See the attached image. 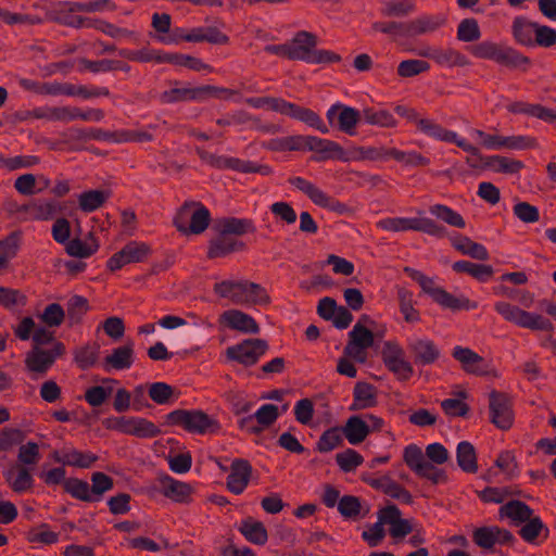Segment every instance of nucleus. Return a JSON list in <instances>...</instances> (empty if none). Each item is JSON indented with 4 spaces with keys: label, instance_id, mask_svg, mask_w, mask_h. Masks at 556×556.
Masks as SVG:
<instances>
[{
    "label": "nucleus",
    "instance_id": "f257e3e1",
    "mask_svg": "<svg viewBox=\"0 0 556 556\" xmlns=\"http://www.w3.org/2000/svg\"><path fill=\"white\" fill-rule=\"evenodd\" d=\"M215 293L237 305H263L269 302L266 290L247 279H228L214 287Z\"/></svg>",
    "mask_w": 556,
    "mask_h": 556
},
{
    "label": "nucleus",
    "instance_id": "f03ea898",
    "mask_svg": "<svg viewBox=\"0 0 556 556\" xmlns=\"http://www.w3.org/2000/svg\"><path fill=\"white\" fill-rule=\"evenodd\" d=\"M316 37L306 31L298 33L289 42V59L301 60L311 64H329L338 62L340 56L329 50L316 49Z\"/></svg>",
    "mask_w": 556,
    "mask_h": 556
},
{
    "label": "nucleus",
    "instance_id": "7ed1b4c3",
    "mask_svg": "<svg viewBox=\"0 0 556 556\" xmlns=\"http://www.w3.org/2000/svg\"><path fill=\"white\" fill-rule=\"evenodd\" d=\"M496 313L507 323L530 330H549L552 324L542 315L528 312L506 301H498L494 304Z\"/></svg>",
    "mask_w": 556,
    "mask_h": 556
},
{
    "label": "nucleus",
    "instance_id": "20e7f679",
    "mask_svg": "<svg viewBox=\"0 0 556 556\" xmlns=\"http://www.w3.org/2000/svg\"><path fill=\"white\" fill-rule=\"evenodd\" d=\"M377 226L386 231H422L430 236H443L444 229L431 218L425 216L422 211L417 212L416 217H387L377 223Z\"/></svg>",
    "mask_w": 556,
    "mask_h": 556
},
{
    "label": "nucleus",
    "instance_id": "39448f33",
    "mask_svg": "<svg viewBox=\"0 0 556 556\" xmlns=\"http://www.w3.org/2000/svg\"><path fill=\"white\" fill-rule=\"evenodd\" d=\"M210 219V212L204 205L187 202L177 212L174 224L184 235H198L207 228Z\"/></svg>",
    "mask_w": 556,
    "mask_h": 556
},
{
    "label": "nucleus",
    "instance_id": "423d86ee",
    "mask_svg": "<svg viewBox=\"0 0 556 556\" xmlns=\"http://www.w3.org/2000/svg\"><path fill=\"white\" fill-rule=\"evenodd\" d=\"M108 429L141 439L154 438L160 434V428L152 421L135 416L110 417L104 420Z\"/></svg>",
    "mask_w": 556,
    "mask_h": 556
},
{
    "label": "nucleus",
    "instance_id": "0eeeda50",
    "mask_svg": "<svg viewBox=\"0 0 556 556\" xmlns=\"http://www.w3.org/2000/svg\"><path fill=\"white\" fill-rule=\"evenodd\" d=\"M63 352L64 345L61 342H53L49 350L34 346L25 356V366L31 378L37 379L43 376Z\"/></svg>",
    "mask_w": 556,
    "mask_h": 556
},
{
    "label": "nucleus",
    "instance_id": "6e6552de",
    "mask_svg": "<svg viewBox=\"0 0 556 556\" xmlns=\"http://www.w3.org/2000/svg\"><path fill=\"white\" fill-rule=\"evenodd\" d=\"M382 426L383 420L376 415L366 414L363 417L355 415L346 420L342 432L350 444L357 445L364 442L369 433L381 430Z\"/></svg>",
    "mask_w": 556,
    "mask_h": 556
},
{
    "label": "nucleus",
    "instance_id": "1a4fd4ad",
    "mask_svg": "<svg viewBox=\"0 0 556 556\" xmlns=\"http://www.w3.org/2000/svg\"><path fill=\"white\" fill-rule=\"evenodd\" d=\"M418 129L425 135L443 142L455 143L465 152L476 156L479 154V149L466 139L460 137L457 132L442 127L430 118L416 119Z\"/></svg>",
    "mask_w": 556,
    "mask_h": 556
},
{
    "label": "nucleus",
    "instance_id": "9d476101",
    "mask_svg": "<svg viewBox=\"0 0 556 556\" xmlns=\"http://www.w3.org/2000/svg\"><path fill=\"white\" fill-rule=\"evenodd\" d=\"M382 359L386 367L400 380H407L414 369L407 361L403 348L395 341H387L382 349Z\"/></svg>",
    "mask_w": 556,
    "mask_h": 556
},
{
    "label": "nucleus",
    "instance_id": "9b49d317",
    "mask_svg": "<svg viewBox=\"0 0 556 556\" xmlns=\"http://www.w3.org/2000/svg\"><path fill=\"white\" fill-rule=\"evenodd\" d=\"M472 55L486 59L500 64H515L525 61L515 50L504 45L484 40L470 48Z\"/></svg>",
    "mask_w": 556,
    "mask_h": 556
},
{
    "label": "nucleus",
    "instance_id": "f8f14e48",
    "mask_svg": "<svg viewBox=\"0 0 556 556\" xmlns=\"http://www.w3.org/2000/svg\"><path fill=\"white\" fill-rule=\"evenodd\" d=\"M314 152L316 161L336 160L344 162L345 151L338 142L316 136L303 137V152Z\"/></svg>",
    "mask_w": 556,
    "mask_h": 556
},
{
    "label": "nucleus",
    "instance_id": "ddd939ff",
    "mask_svg": "<svg viewBox=\"0 0 556 556\" xmlns=\"http://www.w3.org/2000/svg\"><path fill=\"white\" fill-rule=\"evenodd\" d=\"M329 124L342 132L353 136L361 119V113L352 106L342 103L332 104L326 113Z\"/></svg>",
    "mask_w": 556,
    "mask_h": 556
},
{
    "label": "nucleus",
    "instance_id": "4468645a",
    "mask_svg": "<svg viewBox=\"0 0 556 556\" xmlns=\"http://www.w3.org/2000/svg\"><path fill=\"white\" fill-rule=\"evenodd\" d=\"M267 350V343L261 339H247L227 349V356L245 366L255 364Z\"/></svg>",
    "mask_w": 556,
    "mask_h": 556
},
{
    "label": "nucleus",
    "instance_id": "2eb2a0df",
    "mask_svg": "<svg viewBox=\"0 0 556 556\" xmlns=\"http://www.w3.org/2000/svg\"><path fill=\"white\" fill-rule=\"evenodd\" d=\"M470 135L488 150H520L529 146L528 139L519 136L491 135L479 129H471Z\"/></svg>",
    "mask_w": 556,
    "mask_h": 556
},
{
    "label": "nucleus",
    "instance_id": "dca6fc26",
    "mask_svg": "<svg viewBox=\"0 0 556 556\" xmlns=\"http://www.w3.org/2000/svg\"><path fill=\"white\" fill-rule=\"evenodd\" d=\"M452 355L468 374L488 376L495 372L490 361L481 357L468 348L455 346Z\"/></svg>",
    "mask_w": 556,
    "mask_h": 556
},
{
    "label": "nucleus",
    "instance_id": "f3484780",
    "mask_svg": "<svg viewBox=\"0 0 556 556\" xmlns=\"http://www.w3.org/2000/svg\"><path fill=\"white\" fill-rule=\"evenodd\" d=\"M148 254L149 247L147 244L134 241L126 244L121 251L113 254L109 258L106 267L111 271H116L128 264L143 261Z\"/></svg>",
    "mask_w": 556,
    "mask_h": 556
},
{
    "label": "nucleus",
    "instance_id": "a211bd4d",
    "mask_svg": "<svg viewBox=\"0 0 556 556\" xmlns=\"http://www.w3.org/2000/svg\"><path fill=\"white\" fill-rule=\"evenodd\" d=\"M407 348L416 364H432L440 357L439 348L431 339L424 336H410L407 339Z\"/></svg>",
    "mask_w": 556,
    "mask_h": 556
},
{
    "label": "nucleus",
    "instance_id": "6ab92c4d",
    "mask_svg": "<svg viewBox=\"0 0 556 556\" xmlns=\"http://www.w3.org/2000/svg\"><path fill=\"white\" fill-rule=\"evenodd\" d=\"M473 542L483 549H492L496 545H504L513 541L508 530L497 526L481 527L472 532Z\"/></svg>",
    "mask_w": 556,
    "mask_h": 556
},
{
    "label": "nucleus",
    "instance_id": "aec40b11",
    "mask_svg": "<svg viewBox=\"0 0 556 556\" xmlns=\"http://www.w3.org/2000/svg\"><path fill=\"white\" fill-rule=\"evenodd\" d=\"M281 114L299 119L306 124L308 127L317 129L321 134L329 132L328 126L324 123L320 116L309 109L298 106L285 100Z\"/></svg>",
    "mask_w": 556,
    "mask_h": 556
},
{
    "label": "nucleus",
    "instance_id": "412c9836",
    "mask_svg": "<svg viewBox=\"0 0 556 556\" xmlns=\"http://www.w3.org/2000/svg\"><path fill=\"white\" fill-rule=\"evenodd\" d=\"M252 467L247 460L235 459L227 477V488L233 494H241L249 484Z\"/></svg>",
    "mask_w": 556,
    "mask_h": 556
},
{
    "label": "nucleus",
    "instance_id": "4be33fe9",
    "mask_svg": "<svg viewBox=\"0 0 556 556\" xmlns=\"http://www.w3.org/2000/svg\"><path fill=\"white\" fill-rule=\"evenodd\" d=\"M220 323L226 327L243 332L256 334L260 332V327L255 319L238 309H228L220 315Z\"/></svg>",
    "mask_w": 556,
    "mask_h": 556
},
{
    "label": "nucleus",
    "instance_id": "5701e85b",
    "mask_svg": "<svg viewBox=\"0 0 556 556\" xmlns=\"http://www.w3.org/2000/svg\"><path fill=\"white\" fill-rule=\"evenodd\" d=\"M363 479L367 484H369L374 489L382 491L383 493L393 498H396L407 504L412 502V495L400 484L393 481L391 477L388 475H383L377 478L371 476H364Z\"/></svg>",
    "mask_w": 556,
    "mask_h": 556
},
{
    "label": "nucleus",
    "instance_id": "b1692460",
    "mask_svg": "<svg viewBox=\"0 0 556 556\" xmlns=\"http://www.w3.org/2000/svg\"><path fill=\"white\" fill-rule=\"evenodd\" d=\"M135 362L134 344L127 343L125 345L113 349L109 355L103 359V368L106 371L112 369L125 370L129 369Z\"/></svg>",
    "mask_w": 556,
    "mask_h": 556
},
{
    "label": "nucleus",
    "instance_id": "393cba45",
    "mask_svg": "<svg viewBox=\"0 0 556 556\" xmlns=\"http://www.w3.org/2000/svg\"><path fill=\"white\" fill-rule=\"evenodd\" d=\"M382 520L389 526L390 534L395 538H404L415 531V525L401 517V511L395 506H388L382 510Z\"/></svg>",
    "mask_w": 556,
    "mask_h": 556
},
{
    "label": "nucleus",
    "instance_id": "a878e982",
    "mask_svg": "<svg viewBox=\"0 0 556 556\" xmlns=\"http://www.w3.org/2000/svg\"><path fill=\"white\" fill-rule=\"evenodd\" d=\"M51 456L56 463L78 468H89L97 460L92 453H84L73 447L54 451Z\"/></svg>",
    "mask_w": 556,
    "mask_h": 556
},
{
    "label": "nucleus",
    "instance_id": "bb28decb",
    "mask_svg": "<svg viewBox=\"0 0 556 556\" xmlns=\"http://www.w3.org/2000/svg\"><path fill=\"white\" fill-rule=\"evenodd\" d=\"M490 409L493 424L501 429H508L513 425V413L508 400L501 394L492 393Z\"/></svg>",
    "mask_w": 556,
    "mask_h": 556
},
{
    "label": "nucleus",
    "instance_id": "cd10ccee",
    "mask_svg": "<svg viewBox=\"0 0 556 556\" xmlns=\"http://www.w3.org/2000/svg\"><path fill=\"white\" fill-rule=\"evenodd\" d=\"M177 421L188 431L197 433H206L215 428V421L202 412L180 413Z\"/></svg>",
    "mask_w": 556,
    "mask_h": 556
},
{
    "label": "nucleus",
    "instance_id": "c85d7f7f",
    "mask_svg": "<svg viewBox=\"0 0 556 556\" xmlns=\"http://www.w3.org/2000/svg\"><path fill=\"white\" fill-rule=\"evenodd\" d=\"M50 186V180L43 175L24 174L16 178L15 189L25 195L41 193Z\"/></svg>",
    "mask_w": 556,
    "mask_h": 556
},
{
    "label": "nucleus",
    "instance_id": "c756f323",
    "mask_svg": "<svg viewBox=\"0 0 556 556\" xmlns=\"http://www.w3.org/2000/svg\"><path fill=\"white\" fill-rule=\"evenodd\" d=\"M289 181L291 186H293L296 190L307 195L314 204L321 207L330 206V197L321 189H319L315 184L302 177H293Z\"/></svg>",
    "mask_w": 556,
    "mask_h": 556
},
{
    "label": "nucleus",
    "instance_id": "7c9ffc66",
    "mask_svg": "<svg viewBox=\"0 0 556 556\" xmlns=\"http://www.w3.org/2000/svg\"><path fill=\"white\" fill-rule=\"evenodd\" d=\"M289 181L291 186H293L296 190L307 195L314 204L321 207L330 206V197L321 189H319L315 184L302 177H293Z\"/></svg>",
    "mask_w": 556,
    "mask_h": 556
},
{
    "label": "nucleus",
    "instance_id": "2f4dec72",
    "mask_svg": "<svg viewBox=\"0 0 556 556\" xmlns=\"http://www.w3.org/2000/svg\"><path fill=\"white\" fill-rule=\"evenodd\" d=\"M289 181L291 186H293L296 190L307 195L314 204L321 207L330 206V197L321 189H319L315 184L302 177H293Z\"/></svg>",
    "mask_w": 556,
    "mask_h": 556
},
{
    "label": "nucleus",
    "instance_id": "473e14b6",
    "mask_svg": "<svg viewBox=\"0 0 556 556\" xmlns=\"http://www.w3.org/2000/svg\"><path fill=\"white\" fill-rule=\"evenodd\" d=\"M433 301L439 304L443 308H448L452 311H460V309H475L478 307V303L475 301L469 300L463 294L454 295L452 293H448L443 288L439 289L437 291L435 296L433 298Z\"/></svg>",
    "mask_w": 556,
    "mask_h": 556
},
{
    "label": "nucleus",
    "instance_id": "72a5a7b5",
    "mask_svg": "<svg viewBox=\"0 0 556 556\" xmlns=\"http://www.w3.org/2000/svg\"><path fill=\"white\" fill-rule=\"evenodd\" d=\"M61 205L54 200H37L27 204L24 210L29 217L36 220L52 219L60 211Z\"/></svg>",
    "mask_w": 556,
    "mask_h": 556
},
{
    "label": "nucleus",
    "instance_id": "f704fd0d",
    "mask_svg": "<svg viewBox=\"0 0 556 556\" xmlns=\"http://www.w3.org/2000/svg\"><path fill=\"white\" fill-rule=\"evenodd\" d=\"M163 494L175 502H188L193 493V486L189 483L165 478L162 482Z\"/></svg>",
    "mask_w": 556,
    "mask_h": 556
},
{
    "label": "nucleus",
    "instance_id": "c9c22d12",
    "mask_svg": "<svg viewBox=\"0 0 556 556\" xmlns=\"http://www.w3.org/2000/svg\"><path fill=\"white\" fill-rule=\"evenodd\" d=\"M111 197L109 190H86L77 195L79 208L85 213L100 208Z\"/></svg>",
    "mask_w": 556,
    "mask_h": 556
},
{
    "label": "nucleus",
    "instance_id": "e433bc0d",
    "mask_svg": "<svg viewBox=\"0 0 556 556\" xmlns=\"http://www.w3.org/2000/svg\"><path fill=\"white\" fill-rule=\"evenodd\" d=\"M456 459L459 468L468 473L478 471L477 454L473 445L468 441H462L456 447Z\"/></svg>",
    "mask_w": 556,
    "mask_h": 556
},
{
    "label": "nucleus",
    "instance_id": "4c0bfd02",
    "mask_svg": "<svg viewBox=\"0 0 556 556\" xmlns=\"http://www.w3.org/2000/svg\"><path fill=\"white\" fill-rule=\"evenodd\" d=\"M453 247L465 255L479 261H486L489 252L486 248L464 236H456L452 239Z\"/></svg>",
    "mask_w": 556,
    "mask_h": 556
},
{
    "label": "nucleus",
    "instance_id": "58836bf2",
    "mask_svg": "<svg viewBox=\"0 0 556 556\" xmlns=\"http://www.w3.org/2000/svg\"><path fill=\"white\" fill-rule=\"evenodd\" d=\"M118 383L115 379H104L102 384L89 388L85 393V400L93 407L102 405L106 399L114 392Z\"/></svg>",
    "mask_w": 556,
    "mask_h": 556
},
{
    "label": "nucleus",
    "instance_id": "ea45409f",
    "mask_svg": "<svg viewBox=\"0 0 556 556\" xmlns=\"http://www.w3.org/2000/svg\"><path fill=\"white\" fill-rule=\"evenodd\" d=\"M99 249V242L90 232L85 240L73 239L66 244V252L74 257L86 258L94 254Z\"/></svg>",
    "mask_w": 556,
    "mask_h": 556
},
{
    "label": "nucleus",
    "instance_id": "a19ab883",
    "mask_svg": "<svg viewBox=\"0 0 556 556\" xmlns=\"http://www.w3.org/2000/svg\"><path fill=\"white\" fill-rule=\"evenodd\" d=\"M244 538L253 544L264 545L268 540L267 531L261 521L248 518L239 527Z\"/></svg>",
    "mask_w": 556,
    "mask_h": 556
},
{
    "label": "nucleus",
    "instance_id": "79ce46f5",
    "mask_svg": "<svg viewBox=\"0 0 556 556\" xmlns=\"http://www.w3.org/2000/svg\"><path fill=\"white\" fill-rule=\"evenodd\" d=\"M4 478L13 491L23 493L33 486L34 479L25 468H11L4 472Z\"/></svg>",
    "mask_w": 556,
    "mask_h": 556
},
{
    "label": "nucleus",
    "instance_id": "37998d69",
    "mask_svg": "<svg viewBox=\"0 0 556 556\" xmlns=\"http://www.w3.org/2000/svg\"><path fill=\"white\" fill-rule=\"evenodd\" d=\"M46 117L50 121L68 123L75 119H91L92 114L90 112H81L79 109L74 106H56L49 109Z\"/></svg>",
    "mask_w": 556,
    "mask_h": 556
},
{
    "label": "nucleus",
    "instance_id": "c03bdc74",
    "mask_svg": "<svg viewBox=\"0 0 556 556\" xmlns=\"http://www.w3.org/2000/svg\"><path fill=\"white\" fill-rule=\"evenodd\" d=\"M533 511L525 503L511 501L500 508L502 518H508L513 523L519 525L526 522L532 516Z\"/></svg>",
    "mask_w": 556,
    "mask_h": 556
},
{
    "label": "nucleus",
    "instance_id": "a18cd8bd",
    "mask_svg": "<svg viewBox=\"0 0 556 556\" xmlns=\"http://www.w3.org/2000/svg\"><path fill=\"white\" fill-rule=\"evenodd\" d=\"M536 26V23L528 21L527 18H515L513 23V34L515 39L523 46H534Z\"/></svg>",
    "mask_w": 556,
    "mask_h": 556
},
{
    "label": "nucleus",
    "instance_id": "49530a36",
    "mask_svg": "<svg viewBox=\"0 0 556 556\" xmlns=\"http://www.w3.org/2000/svg\"><path fill=\"white\" fill-rule=\"evenodd\" d=\"M303 137L302 135H293L280 138H273L264 143V147L270 151L288 152L301 151L303 152Z\"/></svg>",
    "mask_w": 556,
    "mask_h": 556
},
{
    "label": "nucleus",
    "instance_id": "de8ad7c7",
    "mask_svg": "<svg viewBox=\"0 0 556 556\" xmlns=\"http://www.w3.org/2000/svg\"><path fill=\"white\" fill-rule=\"evenodd\" d=\"M445 21V16L442 14L424 15L410 23L409 31L412 35L431 33L441 27Z\"/></svg>",
    "mask_w": 556,
    "mask_h": 556
},
{
    "label": "nucleus",
    "instance_id": "09e8293b",
    "mask_svg": "<svg viewBox=\"0 0 556 556\" xmlns=\"http://www.w3.org/2000/svg\"><path fill=\"white\" fill-rule=\"evenodd\" d=\"M354 401L351 405V409H365L372 407L376 403L375 391L371 386L358 382L354 388Z\"/></svg>",
    "mask_w": 556,
    "mask_h": 556
},
{
    "label": "nucleus",
    "instance_id": "8fccbe9b",
    "mask_svg": "<svg viewBox=\"0 0 556 556\" xmlns=\"http://www.w3.org/2000/svg\"><path fill=\"white\" fill-rule=\"evenodd\" d=\"M361 116L363 117L364 122L368 125L387 128L396 126V119L387 110L377 111L371 108H364Z\"/></svg>",
    "mask_w": 556,
    "mask_h": 556
},
{
    "label": "nucleus",
    "instance_id": "3c124183",
    "mask_svg": "<svg viewBox=\"0 0 556 556\" xmlns=\"http://www.w3.org/2000/svg\"><path fill=\"white\" fill-rule=\"evenodd\" d=\"M453 269L467 273L480 281H486L493 275V268L485 264H476L468 261H458L453 264Z\"/></svg>",
    "mask_w": 556,
    "mask_h": 556
},
{
    "label": "nucleus",
    "instance_id": "603ef678",
    "mask_svg": "<svg viewBox=\"0 0 556 556\" xmlns=\"http://www.w3.org/2000/svg\"><path fill=\"white\" fill-rule=\"evenodd\" d=\"M204 27L193 28L190 31H186L182 28H177L172 36H161L160 41L164 45H176L180 40L189 42H201L204 41Z\"/></svg>",
    "mask_w": 556,
    "mask_h": 556
},
{
    "label": "nucleus",
    "instance_id": "864d4df0",
    "mask_svg": "<svg viewBox=\"0 0 556 556\" xmlns=\"http://www.w3.org/2000/svg\"><path fill=\"white\" fill-rule=\"evenodd\" d=\"M433 61L444 67L465 66L469 63L464 54L453 49H441L438 47Z\"/></svg>",
    "mask_w": 556,
    "mask_h": 556
},
{
    "label": "nucleus",
    "instance_id": "5fc2aeb1",
    "mask_svg": "<svg viewBox=\"0 0 556 556\" xmlns=\"http://www.w3.org/2000/svg\"><path fill=\"white\" fill-rule=\"evenodd\" d=\"M27 540L36 544H54L59 541V534L50 529L47 523L33 527L27 531Z\"/></svg>",
    "mask_w": 556,
    "mask_h": 556
},
{
    "label": "nucleus",
    "instance_id": "6e6d98bb",
    "mask_svg": "<svg viewBox=\"0 0 556 556\" xmlns=\"http://www.w3.org/2000/svg\"><path fill=\"white\" fill-rule=\"evenodd\" d=\"M430 214L438 219L448 224L450 226L464 228L466 223L464 218L456 211L442 204L432 205L429 210Z\"/></svg>",
    "mask_w": 556,
    "mask_h": 556
},
{
    "label": "nucleus",
    "instance_id": "4d7b16f0",
    "mask_svg": "<svg viewBox=\"0 0 556 556\" xmlns=\"http://www.w3.org/2000/svg\"><path fill=\"white\" fill-rule=\"evenodd\" d=\"M384 153V149H375V148H363V147H351L345 151V160L344 163L349 162H357L365 160H382V155Z\"/></svg>",
    "mask_w": 556,
    "mask_h": 556
},
{
    "label": "nucleus",
    "instance_id": "13d9d810",
    "mask_svg": "<svg viewBox=\"0 0 556 556\" xmlns=\"http://www.w3.org/2000/svg\"><path fill=\"white\" fill-rule=\"evenodd\" d=\"M287 410V404L282 405L281 409L273 404H264L255 412L254 418L263 428H265L274 424L279 415L286 413Z\"/></svg>",
    "mask_w": 556,
    "mask_h": 556
},
{
    "label": "nucleus",
    "instance_id": "bf43d9fd",
    "mask_svg": "<svg viewBox=\"0 0 556 556\" xmlns=\"http://www.w3.org/2000/svg\"><path fill=\"white\" fill-rule=\"evenodd\" d=\"M197 96H198V91L195 89H191L184 85L176 84L168 90H165L162 93L161 99L165 103H173V102L192 100V99H195Z\"/></svg>",
    "mask_w": 556,
    "mask_h": 556
},
{
    "label": "nucleus",
    "instance_id": "052dcab7",
    "mask_svg": "<svg viewBox=\"0 0 556 556\" xmlns=\"http://www.w3.org/2000/svg\"><path fill=\"white\" fill-rule=\"evenodd\" d=\"M336 462L342 471L351 472L363 464L364 458L355 450L346 448L336 455Z\"/></svg>",
    "mask_w": 556,
    "mask_h": 556
},
{
    "label": "nucleus",
    "instance_id": "680f3d73",
    "mask_svg": "<svg viewBox=\"0 0 556 556\" xmlns=\"http://www.w3.org/2000/svg\"><path fill=\"white\" fill-rule=\"evenodd\" d=\"M164 60L165 63H170L173 65L186 67L197 72H200L206 67V65L200 59H197L189 54L166 53Z\"/></svg>",
    "mask_w": 556,
    "mask_h": 556
},
{
    "label": "nucleus",
    "instance_id": "e2e57ef3",
    "mask_svg": "<svg viewBox=\"0 0 556 556\" xmlns=\"http://www.w3.org/2000/svg\"><path fill=\"white\" fill-rule=\"evenodd\" d=\"M481 37V30L475 18L463 20L457 27V39L463 42L477 41Z\"/></svg>",
    "mask_w": 556,
    "mask_h": 556
},
{
    "label": "nucleus",
    "instance_id": "0e129e2a",
    "mask_svg": "<svg viewBox=\"0 0 556 556\" xmlns=\"http://www.w3.org/2000/svg\"><path fill=\"white\" fill-rule=\"evenodd\" d=\"M486 165L495 173H505V174H514L517 173L522 164L519 161L494 155L489 159Z\"/></svg>",
    "mask_w": 556,
    "mask_h": 556
},
{
    "label": "nucleus",
    "instance_id": "69168bd1",
    "mask_svg": "<svg viewBox=\"0 0 556 556\" xmlns=\"http://www.w3.org/2000/svg\"><path fill=\"white\" fill-rule=\"evenodd\" d=\"M240 244L231 237L223 233L219 238L211 243L208 255L211 257L224 256L232 251L238 250Z\"/></svg>",
    "mask_w": 556,
    "mask_h": 556
},
{
    "label": "nucleus",
    "instance_id": "338daca9",
    "mask_svg": "<svg viewBox=\"0 0 556 556\" xmlns=\"http://www.w3.org/2000/svg\"><path fill=\"white\" fill-rule=\"evenodd\" d=\"M342 430L330 428L326 430L317 442V450L321 453H328L342 443Z\"/></svg>",
    "mask_w": 556,
    "mask_h": 556
},
{
    "label": "nucleus",
    "instance_id": "774afa93",
    "mask_svg": "<svg viewBox=\"0 0 556 556\" xmlns=\"http://www.w3.org/2000/svg\"><path fill=\"white\" fill-rule=\"evenodd\" d=\"M400 311L404 319L408 323H417L419 314L414 307L412 292L401 289L399 291Z\"/></svg>",
    "mask_w": 556,
    "mask_h": 556
}]
</instances>
